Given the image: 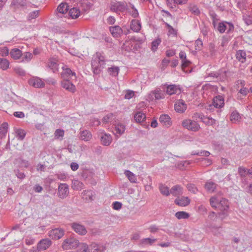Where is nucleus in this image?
Here are the masks:
<instances>
[{"instance_id":"bb28decb","label":"nucleus","mask_w":252,"mask_h":252,"mask_svg":"<svg viewBox=\"0 0 252 252\" xmlns=\"http://www.w3.org/2000/svg\"><path fill=\"white\" fill-rule=\"evenodd\" d=\"M246 53L242 50H238L236 54V59L240 62L243 63L246 60Z\"/></svg>"},{"instance_id":"4d7b16f0","label":"nucleus","mask_w":252,"mask_h":252,"mask_svg":"<svg viewBox=\"0 0 252 252\" xmlns=\"http://www.w3.org/2000/svg\"><path fill=\"white\" fill-rule=\"evenodd\" d=\"M55 138L58 139L60 137L63 138L64 135V130L61 129H57L54 133Z\"/></svg>"},{"instance_id":"9d476101","label":"nucleus","mask_w":252,"mask_h":252,"mask_svg":"<svg viewBox=\"0 0 252 252\" xmlns=\"http://www.w3.org/2000/svg\"><path fill=\"white\" fill-rule=\"evenodd\" d=\"M61 86L63 89L69 92L73 93L76 91L75 85L69 81V79H63L61 82Z\"/></svg>"},{"instance_id":"de8ad7c7","label":"nucleus","mask_w":252,"mask_h":252,"mask_svg":"<svg viewBox=\"0 0 252 252\" xmlns=\"http://www.w3.org/2000/svg\"><path fill=\"white\" fill-rule=\"evenodd\" d=\"M227 28L226 22H221L219 24L217 29L220 33H223Z\"/></svg>"},{"instance_id":"f704fd0d","label":"nucleus","mask_w":252,"mask_h":252,"mask_svg":"<svg viewBox=\"0 0 252 252\" xmlns=\"http://www.w3.org/2000/svg\"><path fill=\"white\" fill-rule=\"evenodd\" d=\"M68 9V6L65 2L61 3L58 7L57 10L60 13L64 14Z\"/></svg>"},{"instance_id":"2eb2a0df","label":"nucleus","mask_w":252,"mask_h":252,"mask_svg":"<svg viewBox=\"0 0 252 252\" xmlns=\"http://www.w3.org/2000/svg\"><path fill=\"white\" fill-rule=\"evenodd\" d=\"M174 202L178 206H186L190 203V199L188 197L183 196L181 198H177Z\"/></svg>"},{"instance_id":"7c9ffc66","label":"nucleus","mask_w":252,"mask_h":252,"mask_svg":"<svg viewBox=\"0 0 252 252\" xmlns=\"http://www.w3.org/2000/svg\"><path fill=\"white\" fill-rule=\"evenodd\" d=\"M134 118L136 122L141 123L145 120L146 115L142 113V111H137V113L134 114Z\"/></svg>"},{"instance_id":"cd10ccee","label":"nucleus","mask_w":252,"mask_h":252,"mask_svg":"<svg viewBox=\"0 0 252 252\" xmlns=\"http://www.w3.org/2000/svg\"><path fill=\"white\" fill-rule=\"evenodd\" d=\"M92 135L91 133L87 130H83L80 132V138L81 140L88 141L91 140Z\"/></svg>"},{"instance_id":"f257e3e1","label":"nucleus","mask_w":252,"mask_h":252,"mask_svg":"<svg viewBox=\"0 0 252 252\" xmlns=\"http://www.w3.org/2000/svg\"><path fill=\"white\" fill-rule=\"evenodd\" d=\"M105 59L101 53L97 52L93 56L91 65L94 74H99L101 69L105 67Z\"/></svg>"},{"instance_id":"0e129e2a","label":"nucleus","mask_w":252,"mask_h":252,"mask_svg":"<svg viewBox=\"0 0 252 252\" xmlns=\"http://www.w3.org/2000/svg\"><path fill=\"white\" fill-rule=\"evenodd\" d=\"M14 173L17 178L20 179H23L25 177V175L24 173L21 172L19 169L15 170Z\"/></svg>"},{"instance_id":"13d9d810","label":"nucleus","mask_w":252,"mask_h":252,"mask_svg":"<svg viewBox=\"0 0 252 252\" xmlns=\"http://www.w3.org/2000/svg\"><path fill=\"white\" fill-rule=\"evenodd\" d=\"M135 95V92L131 90H127L126 91L125 98L129 99L132 98Z\"/></svg>"},{"instance_id":"f8f14e48","label":"nucleus","mask_w":252,"mask_h":252,"mask_svg":"<svg viewBox=\"0 0 252 252\" xmlns=\"http://www.w3.org/2000/svg\"><path fill=\"white\" fill-rule=\"evenodd\" d=\"M105 250L106 247L104 245L95 243L88 246V252H103Z\"/></svg>"},{"instance_id":"ddd939ff","label":"nucleus","mask_w":252,"mask_h":252,"mask_svg":"<svg viewBox=\"0 0 252 252\" xmlns=\"http://www.w3.org/2000/svg\"><path fill=\"white\" fill-rule=\"evenodd\" d=\"M224 105L223 97L221 95H218L213 99V105L217 109L222 108Z\"/></svg>"},{"instance_id":"09e8293b","label":"nucleus","mask_w":252,"mask_h":252,"mask_svg":"<svg viewBox=\"0 0 252 252\" xmlns=\"http://www.w3.org/2000/svg\"><path fill=\"white\" fill-rule=\"evenodd\" d=\"M48 66L51 68L53 72L56 71L58 69V65L56 60L51 61L48 63Z\"/></svg>"},{"instance_id":"6e6d98bb","label":"nucleus","mask_w":252,"mask_h":252,"mask_svg":"<svg viewBox=\"0 0 252 252\" xmlns=\"http://www.w3.org/2000/svg\"><path fill=\"white\" fill-rule=\"evenodd\" d=\"M39 12L38 10H35L31 12L28 17V19L29 20H32L36 18L38 16Z\"/></svg>"},{"instance_id":"dca6fc26","label":"nucleus","mask_w":252,"mask_h":252,"mask_svg":"<svg viewBox=\"0 0 252 252\" xmlns=\"http://www.w3.org/2000/svg\"><path fill=\"white\" fill-rule=\"evenodd\" d=\"M159 121L163 126L167 127L172 125L171 118L167 114L161 115L159 117Z\"/></svg>"},{"instance_id":"052dcab7","label":"nucleus","mask_w":252,"mask_h":252,"mask_svg":"<svg viewBox=\"0 0 252 252\" xmlns=\"http://www.w3.org/2000/svg\"><path fill=\"white\" fill-rule=\"evenodd\" d=\"M9 54V50L6 47L0 48V55L2 57L7 56Z\"/></svg>"},{"instance_id":"58836bf2","label":"nucleus","mask_w":252,"mask_h":252,"mask_svg":"<svg viewBox=\"0 0 252 252\" xmlns=\"http://www.w3.org/2000/svg\"><path fill=\"white\" fill-rule=\"evenodd\" d=\"M159 189L160 193L165 196H168L170 194V190H169V188L163 184H160L159 187Z\"/></svg>"},{"instance_id":"72a5a7b5","label":"nucleus","mask_w":252,"mask_h":252,"mask_svg":"<svg viewBox=\"0 0 252 252\" xmlns=\"http://www.w3.org/2000/svg\"><path fill=\"white\" fill-rule=\"evenodd\" d=\"M9 67V62L6 59L0 58V68L3 70L7 69Z\"/></svg>"},{"instance_id":"a19ab883","label":"nucleus","mask_w":252,"mask_h":252,"mask_svg":"<svg viewBox=\"0 0 252 252\" xmlns=\"http://www.w3.org/2000/svg\"><path fill=\"white\" fill-rule=\"evenodd\" d=\"M126 128L125 126L122 124H118L115 128L116 134H119L120 135L124 133Z\"/></svg>"},{"instance_id":"5701e85b","label":"nucleus","mask_w":252,"mask_h":252,"mask_svg":"<svg viewBox=\"0 0 252 252\" xmlns=\"http://www.w3.org/2000/svg\"><path fill=\"white\" fill-rule=\"evenodd\" d=\"M11 57L15 60H17L20 59L22 56V52L20 49L17 48L12 49L10 53Z\"/></svg>"},{"instance_id":"f03ea898","label":"nucleus","mask_w":252,"mask_h":252,"mask_svg":"<svg viewBox=\"0 0 252 252\" xmlns=\"http://www.w3.org/2000/svg\"><path fill=\"white\" fill-rule=\"evenodd\" d=\"M217 208L220 211V212L218 213L219 217L222 220L228 215L227 210L229 208L228 200L223 198H222L220 200L219 199Z\"/></svg>"},{"instance_id":"a18cd8bd","label":"nucleus","mask_w":252,"mask_h":252,"mask_svg":"<svg viewBox=\"0 0 252 252\" xmlns=\"http://www.w3.org/2000/svg\"><path fill=\"white\" fill-rule=\"evenodd\" d=\"M249 92V91L248 89L242 88L238 93V97L240 99H242L243 96H246Z\"/></svg>"},{"instance_id":"6e6552de","label":"nucleus","mask_w":252,"mask_h":252,"mask_svg":"<svg viewBox=\"0 0 252 252\" xmlns=\"http://www.w3.org/2000/svg\"><path fill=\"white\" fill-rule=\"evenodd\" d=\"M28 83L30 86L36 88H43L45 86V83L43 81L37 77H32L29 80Z\"/></svg>"},{"instance_id":"49530a36","label":"nucleus","mask_w":252,"mask_h":252,"mask_svg":"<svg viewBox=\"0 0 252 252\" xmlns=\"http://www.w3.org/2000/svg\"><path fill=\"white\" fill-rule=\"evenodd\" d=\"M115 117L113 114L110 113L107 115L106 116L104 117L103 118V121L105 123H108L112 122L113 120H114Z\"/></svg>"},{"instance_id":"bf43d9fd","label":"nucleus","mask_w":252,"mask_h":252,"mask_svg":"<svg viewBox=\"0 0 252 252\" xmlns=\"http://www.w3.org/2000/svg\"><path fill=\"white\" fill-rule=\"evenodd\" d=\"M166 25L168 30V35H176L177 34V31L168 24L166 23Z\"/></svg>"},{"instance_id":"f3484780","label":"nucleus","mask_w":252,"mask_h":252,"mask_svg":"<svg viewBox=\"0 0 252 252\" xmlns=\"http://www.w3.org/2000/svg\"><path fill=\"white\" fill-rule=\"evenodd\" d=\"M68 15L70 18L76 19L80 16L81 11L79 8L73 7L69 10Z\"/></svg>"},{"instance_id":"20e7f679","label":"nucleus","mask_w":252,"mask_h":252,"mask_svg":"<svg viewBox=\"0 0 252 252\" xmlns=\"http://www.w3.org/2000/svg\"><path fill=\"white\" fill-rule=\"evenodd\" d=\"M182 125L184 127L192 131H197L200 128L199 125L196 122L189 119L184 120Z\"/></svg>"},{"instance_id":"393cba45","label":"nucleus","mask_w":252,"mask_h":252,"mask_svg":"<svg viewBox=\"0 0 252 252\" xmlns=\"http://www.w3.org/2000/svg\"><path fill=\"white\" fill-rule=\"evenodd\" d=\"M175 110H186L187 108V104L183 100H178L174 104Z\"/></svg>"},{"instance_id":"c85d7f7f","label":"nucleus","mask_w":252,"mask_h":252,"mask_svg":"<svg viewBox=\"0 0 252 252\" xmlns=\"http://www.w3.org/2000/svg\"><path fill=\"white\" fill-rule=\"evenodd\" d=\"M217 186V185L216 183L212 181H210L206 183L205 185V188L208 192L212 193L216 189Z\"/></svg>"},{"instance_id":"6ab92c4d","label":"nucleus","mask_w":252,"mask_h":252,"mask_svg":"<svg viewBox=\"0 0 252 252\" xmlns=\"http://www.w3.org/2000/svg\"><path fill=\"white\" fill-rule=\"evenodd\" d=\"M83 198L87 200L92 201L95 198V193L92 190H85L82 193Z\"/></svg>"},{"instance_id":"a211bd4d","label":"nucleus","mask_w":252,"mask_h":252,"mask_svg":"<svg viewBox=\"0 0 252 252\" xmlns=\"http://www.w3.org/2000/svg\"><path fill=\"white\" fill-rule=\"evenodd\" d=\"M112 140V136L109 134L104 133L101 136V142L104 146H109L111 143Z\"/></svg>"},{"instance_id":"774afa93","label":"nucleus","mask_w":252,"mask_h":252,"mask_svg":"<svg viewBox=\"0 0 252 252\" xmlns=\"http://www.w3.org/2000/svg\"><path fill=\"white\" fill-rule=\"evenodd\" d=\"M189 9L192 13H194L195 14H198L200 13V11L198 8L195 5L190 6L189 7Z\"/></svg>"},{"instance_id":"3c124183","label":"nucleus","mask_w":252,"mask_h":252,"mask_svg":"<svg viewBox=\"0 0 252 252\" xmlns=\"http://www.w3.org/2000/svg\"><path fill=\"white\" fill-rule=\"evenodd\" d=\"M14 72L19 76H24L26 75L25 71L21 67H15L13 69Z\"/></svg>"},{"instance_id":"473e14b6","label":"nucleus","mask_w":252,"mask_h":252,"mask_svg":"<svg viewBox=\"0 0 252 252\" xmlns=\"http://www.w3.org/2000/svg\"><path fill=\"white\" fill-rule=\"evenodd\" d=\"M141 26L139 21L132 20L131 24V29L132 31L137 32L141 29Z\"/></svg>"},{"instance_id":"9b49d317","label":"nucleus","mask_w":252,"mask_h":252,"mask_svg":"<svg viewBox=\"0 0 252 252\" xmlns=\"http://www.w3.org/2000/svg\"><path fill=\"white\" fill-rule=\"evenodd\" d=\"M71 228L76 233L80 235H85L87 232L84 225L76 222H73L71 224Z\"/></svg>"},{"instance_id":"4468645a","label":"nucleus","mask_w":252,"mask_h":252,"mask_svg":"<svg viewBox=\"0 0 252 252\" xmlns=\"http://www.w3.org/2000/svg\"><path fill=\"white\" fill-rule=\"evenodd\" d=\"M166 92L168 94L171 95L180 93L181 89L177 85H169L167 86Z\"/></svg>"},{"instance_id":"b1692460","label":"nucleus","mask_w":252,"mask_h":252,"mask_svg":"<svg viewBox=\"0 0 252 252\" xmlns=\"http://www.w3.org/2000/svg\"><path fill=\"white\" fill-rule=\"evenodd\" d=\"M75 76V73L73 72L70 69L65 68L63 69L62 73V78L63 79H70L71 76Z\"/></svg>"},{"instance_id":"e433bc0d","label":"nucleus","mask_w":252,"mask_h":252,"mask_svg":"<svg viewBox=\"0 0 252 252\" xmlns=\"http://www.w3.org/2000/svg\"><path fill=\"white\" fill-rule=\"evenodd\" d=\"M125 174L131 183H136L137 179L135 174L129 170H126Z\"/></svg>"},{"instance_id":"c756f323","label":"nucleus","mask_w":252,"mask_h":252,"mask_svg":"<svg viewBox=\"0 0 252 252\" xmlns=\"http://www.w3.org/2000/svg\"><path fill=\"white\" fill-rule=\"evenodd\" d=\"M47 248V238L40 240L37 244V250L39 252L45 251Z\"/></svg>"},{"instance_id":"603ef678","label":"nucleus","mask_w":252,"mask_h":252,"mask_svg":"<svg viewBox=\"0 0 252 252\" xmlns=\"http://www.w3.org/2000/svg\"><path fill=\"white\" fill-rule=\"evenodd\" d=\"M243 20L247 25L252 24V15L245 14L243 16Z\"/></svg>"},{"instance_id":"0eeeda50","label":"nucleus","mask_w":252,"mask_h":252,"mask_svg":"<svg viewBox=\"0 0 252 252\" xmlns=\"http://www.w3.org/2000/svg\"><path fill=\"white\" fill-rule=\"evenodd\" d=\"M126 9V4L124 2L116 1L112 2L110 10L113 12H124Z\"/></svg>"},{"instance_id":"79ce46f5","label":"nucleus","mask_w":252,"mask_h":252,"mask_svg":"<svg viewBox=\"0 0 252 252\" xmlns=\"http://www.w3.org/2000/svg\"><path fill=\"white\" fill-rule=\"evenodd\" d=\"M132 41L128 40L125 41V42L123 45L122 48L123 50H124L127 52H130L132 50Z\"/></svg>"},{"instance_id":"e2e57ef3","label":"nucleus","mask_w":252,"mask_h":252,"mask_svg":"<svg viewBox=\"0 0 252 252\" xmlns=\"http://www.w3.org/2000/svg\"><path fill=\"white\" fill-rule=\"evenodd\" d=\"M248 170L247 169L243 167H239L238 168V173L241 177H245L247 172L248 173Z\"/></svg>"},{"instance_id":"c9c22d12","label":"nucleus","mask_w":252,"mask_h":252,"mask_svg":"<svg viewBox=\"0 0 252 252\" xmlns=\"http://www.w3.org/2000/svg\"><path fill=\"white\" fill-rule=\"evenodd\" d=\"M175 217L179 220L187 219L189 217V214L184 211H179L175 213Z\"/></svg>"},{"instance_id":"aec40b11","label":"nucleus","mask_w":252,"mask_h":252,"mask_svg":"<svg viewBox=\"0 0 252 252\" xmlns=\"http://www.w3.org/2000/svg\"><path fill=\"white\" fill-rule=\"evenodd\" d=\"M230 121L233 123H237L241 121L242 116L238 111H232L230 117Z\"/></svg>"},{"instance_id":"ea45409f","label":"nucleus","mask_w":252,"mask_h":252,"mask_svg":"<svg viewBox=\"0 0 252 252\" xmlns=\"http://www.w3.org/2000/svg\"><path fill=\"white\" fill-rule=\"evenodd\" d=\"M15 132L16 134V137L18 138L19 140H23L25 136H26V132L22 129H16Z\"/></svg>"},{"instance_id":"2f4dec72","label":"nucleus","mask_w":252,"mask_h":252,"mask_svg":"<svg viewBox=\"0 0 252 252\" xmlns=\"http://www.w3.org/2000/svg\"><path fill=\"white\" fill-rule=\"evenodd\" d=\"M108 74L113 77H117L120 71V68L118 66H113L107 69Z\"/></svg>"},{"instance_id":"338daca9","label":"nucleus","mask_w":252,"mask_h":252,"mask_svg":"<svg viewBox=\"0 0 252 252\" xmlns=\"http://www.w3.org/2000/svg\"><path fill=\"white\" fill-rule=\"evenodd\" d=\"M190 64V62L187 59L182 61V69L185 71V68Z\"/></svg>"},{"instance_id":"864d4df0","label":"nucleus","mask_w":252,"mask_h":252,"mask_svg":"<svg viewBox=\"0 0 252 252\" xmlns=\"http://www.w3.org/2000/svg\"><path fill=\"white\" fill-rule=\"evenodd\" d=\"M161 40L160 39H157L153 41L152 43V47L151 49L152 51H155L158 49V47L159 44L160 43Z\"/></svg>"},{"instance_id":"4c0bfd02","label":"nucleus","mask_w":252,"mask_h":252,"mask_svg":"<svg viewBox=\"0 0 252 252\" xmlns=\"http://www.w3.org/2000/svg\"><path fill=\"white\" fill-rule=\"evenodd\" d=\"M150 95L152 97L154 96L156 99H162L164 97V94L161 92L160 90L158 89L151 92Z\"/></svg>"},{"instance_id":"1a4fd4ad","label":"nucleus","mask_w":252,"mask_h":252,"mask_svg":"<svg viewBox=\"0 0 252 252\" xmlns=\"http://www.w3.org/2000/svg\"><path fill=\"white\" fill-rule=\"evenodd\" d=\"M64 230L61 228H56L51 230L48 235L52 239L58 240L64 235Z\"/></svg>"},{"instance_id":"c03bdc74","label":"nucleus","mask_w":252,"mask_h":252,"mask_svg":"<svg viewBox=\"0 0 252 252\" xmlns=\"http://www.w3.org/2000/svg\"><path fill=\"white\" fill-rule=\"evenodd\" d=\"M157 239H151L150 238H144L141 240V243L142 245H152L154 243L156 242Z\"/></svg>"},{"instance_id":"412c9836","label":"nucleus","mask_w":252,"mask_h":252,"mask_svg":"<svg viewBox=\"0 0 252 252\" xmlns=\"http://www.w3.org/2000/svg\"><path fill=\"white\" fill-rule=\"evenodd\" d=\"M110 31L112 35L115 37L120 36L123 33L122 29L118 26L110 27Z\"/></svg>"},{"instance_id":"69168bd1","label":"nucleus","mask_w":252,"mask_h":252,"mask_svg":"<svg viewBox=\"0 0 252 252\" xmlns=\"http://www.w3.org/2000/svg\"><path fill=\"white\" fill-rule=\"evenodd\" d=\"M113 208L114 210H119L121 209L122 207V203L118 202V201H115L113 203Z\"/></svg>"},{"instance_id":"423d86ee","label":"nucleus","mask_w":252,"mask_h":252,"mask_svg":"<svg viewBox=\"0 0 252 252\" xmlns=\"http://www.w3.org/2000/svg\"><path fill=\"white\" fill-rule=\"evenodd\" d=\"M58 196L61 199L66 198L69 194V188L66 184H60L58 186Z\"/></svg>"},{"instance_id":"37998d69","label":"nucleus","mask_w":252,"mask_h":252,"mask_svg":"<svg viewBox=\"0 0 252 252\" xmlns=\"http://www.w3.org/2000/svg\"><path fill=\"white\" fill-rule=\"evenodd\" d=\"M78 250L76 252H88V246L85 243H80L77 246Z\"/></svg>"},{"instance_id":"39448f33","label":"nucleus","mask_w":252,"mask_h":252,"mask_svg":"<svg viewBox=\"0 0 252 252\" xmlns=\"http://www.w3.org/2000/svg\"><path fill=\"white\" fill-rule=\"evenodd\" d=\"M193 117L196 120H197V118L199 119L206 125H212L215 122V120L212 118L205 116L200 113H195Z\"/></svg>"},{"instance_id":"4be33fe9","label":"nucleus","mask_w":252,"mask_h":252,"mask_svg":"<svg viewBox=\"0 0 252 252\" xmlns=\"http://www.w3.org/2000/svg\"><path fill=\"white\" fill-rule=\"evenodd\" d=\"M170 194L175 196L181 195L183 194V188L179 185L174 186L170 189Z\"/></svg>"},{"instance_id":"5fc2aeb1","label":"nucleus","mask_w":252,"mask_h":252,"mask_svg":"<svg viewBox=\"0 0 252 252\" xmlns=\"http://www.w3.org/2000/svg\"><path fill=\"white\" fill-rule=\"evenodd\" d=\"M32 58V54L30 52L25 53L22 62H29Z\"/></svg>"},{"instance_id":"680f3d73","label":"nucleus","mask_w":252,"mask_h":252,"mask_svg":"<svg viewBox=\"0 0 252 252\" xmlns=\"http://www.w3.org/2000/svg\"><path fill=\"white\" fill-rule=\"evenodd\" d=\"M187 188L189 191L192 192L193 193H196L197 191V188L193 184H188L187 186Z\"/></svg>"},{"instance_id":"7ed1b4c3","label":"nucleus","mask_w":252,"mask_h":252,"mask_svg":"<svg viewBox=\"0 0 252 252\" xmlns=\"http://www.w3.org/2000/svg\"><path fill=\"white\" fill-rule=\"evenodd\" d=\"M79 244V242L78 240L74 237H69L63 240L62 247L64 250H68L76 248Z\"/></svg>"},{"instance_id":"a878e982","label":"nucleus","mask_w":252,"mask_h":252,"mask_svg":"<svg viewBox=\"0 0 252 252\" xmlns=\"http://www.w3.org/2000/svg\"><path fill=\"white\" fill-rule=\"evenodd\" d=\"M8 124L7 122L3 123L0 126V139L5 138L7 133Z\"/></svg>"},{"instance_id":"8fccbe9b","label":"nucleus","mask_w":252,"mask_h":252,"mask_svg":"<svg viewBox=\"0 0 252 252\" xmlns=\"http://www.w3.org/2000/svg\"><path fill=\"white\" fill-rule=\"evenodd\" d=\"M218 203H219V199L216 196L212 197L210 199V205L213 208H217Z\"/></svg>"}]
</instances>
